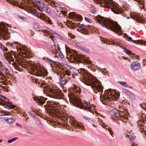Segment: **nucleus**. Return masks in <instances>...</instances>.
<instances>
[{"instance_id": "nucleus-1", "label": "nucleus", "mask_w": 146, "mask_h": 146, "mask_svg": "<svg viewBox=\"0 0 146 146\" xmlns=\"http://www.w3.org/2000/svg\"><path fill=\"white\" fill-rule=\"evenodd\" d=\"M61 68L60 74L59 75L56 74L60 76L62 74L64 76L66 77V76H70L71 74L76 75V72L78 71L79 75L80 76L82 82L88 86H90L94 90H97L101 93L103 92V86L101 85L98 80L84 69L81 68L78 70L74 68L67 69L64 68L62 66H61Z\"/></svg>"}, {"instance_id": "nucleus-2", "label": "nucleus", "mask_w": 146, "mask_h": 146, "mask_svg": "<svg viewBox=\"0 0 146 146\" xmlns=\"http://www.w3.org/2000/svg\"><path fill=\"white\" fill-rule=\"evenodd\" d=\"M10 46L13 48L17 49L18 53L15 51L14 52H12L4 53V55L5 58L8 61L13 62L14 60L13 57V56L16 60H18V62L22 64L24 67L26 66L25 65H27V64H28V63L22 62L21 58L22 57L29 58L31 57V53L29 50L26 46L18 43V42L11 43Z\"/></svg>"}, {"instance_id": "nucleus-3", "label": "nucleus", "mask_w": 146, "mask_h": 146, "mask_svg": "<svg viewBox=\"0 0 146 146\" xmlns=\"http://www.w3.org/2000/svg\"><path fill=\"white\" fill-rule=\"evenodd\" d=\"M72 90V92H69L68 94L70 102L81 109L88 110L90 112L92 113V105L89 102L85 101H84V103H83L81 102V100L78 98V95L74 94L75 93L76 94H78L81 92V89L80 88L74 85Z\"/></svg>"}, {"instance_id": "nucleus-4", "label": "nucleus", "mask_w": 146, "mask_h": 146, "mask_svg": "<svg viewBox=\"0 0 146 146\" xmlns=\"http://www.w3.org/2000/svg\"><path fill=\"white\" fill-rule=\"evenodd\" d=\"M21 59L22 60V62H25L28 64L26 65V66L24 67L22 64H21L18 62V60L17 61L18 63L22 67L24 68H29V69L31 68L32 73L36 76H47L48 74L47 71L43 69L42 66L40 64H36L34 62L31 61L25 60L24 58H21Z\"/></svg>"}, {"instance_id": "nucleus-5", "label": "nucleus", "mask_w": 146, "mask_h": 146, "mask_svg": "<svg viewBox=\"0 0 146 146\" xmlns=\"http://www.w3.org/2000/svg\"><path fill=\"white\" fill-rule=\"evenodd\" d=\"M97 21L102 26L105 28L116 32L119 35H121V27L117 24L103 17H100L97 19Z\"/></svg>"}, {"instance_id": "nucleus-6", "label": "nucleus", "mask_w": 146, "mask_h": 146, "mask_svg": "<svg viewBox=\"0 0 146 146\" xmlns=\"http://www.w3.org/2000/svg\"><path fill=\"white\" fill-rule=\"evenodd\" d=\"M38 84H40V86L41 87L44 88L43 90L44 93H46V92L47 95L50 97L60 99L62 98L64 95L61 91L55 90L52 86H48L46 84L43 82L40 84L38 82Z\"/></svg>"}, {"instance_id": "nucleus-7", "label": "nucleus", "mask_w": 146, "mask_h": 146, "mask_svg": "<svg viewBox=\"0 0 146 146\" xmlns=\"http://www.w3.org/2000/svg\"><path fill=\"white\" fill-rule=\"evenodd\" d=\"M97 3H99L101 6L110 8L111 11L116 14H119L121 13L122 9L119 7L116 6L112 0H94Z\"/></svg>"}, {"instance_id": "nucleus-8", "label": "nucleus", "mask_w": 146, "mask_h": 146, "mask_svg": "<svg viewBox=\"0 0 146 146\" xmlns=\"http://www.w3.org/2000/svg\"><path fill=\"white\" fill-rule=\"evenodd\" d=\"M68 55L72 59H74V60L81 62L84 60L85 63L89 64H92V61L89 58L83 55H79L77 54L76 51L70 50H69V52L67 53Z\"/></svg>"}, {"instance_id": "nucleus-9", "label": "nucleus", "mask_w": 146, "mask_h": 146, "mask_svg": "<svg viewBox=\"0 0 146 146\" xmlns=\"http://www.w3.org/2000/svg\"><path fill=\"white\" fill-rule=\"evenodd\" d=\"M45 109L47 110L48 113L52 115L53 116H55L57 117H59V103L58 102H50V104L46 106L44 105Z\"/></svg>"}, {"instance_id": "nucleus-10", "label": "nucleus", "mask_w": 146, "mask_h": 146, "mask_svg": "<svg viewBox=\"0 0 146 146\" xmlns=\"http://www.w3.org/2000/svg\"><path fill=\"white\" fill-rule=\"evenodd\" d=\"M118 108L119 110L115 112V116L122 121H123L124 120H127L128 119V113L122 111L124 110L125 109L123 106H120Z\"/></svg>"}, {"instance_id": "nucleus-11", "label": "nucleus", "mask_w": 146, "mask_h": 146, "mask_svg": "<svg viewBox=\"0 0 146 146\" xmlns=\"http://www.w3.org/2000/svg\"><path fill=\"white\" fill-rule=\"evenodd\" d=\"M105 92L106 96V98L108 101H117L119 99L120 95L119 93L115 92L111 89L107 90Z\"/></svg>"}, {"instance_id": "nucleus-12", "label": "nucleus", "mask_w": 146, "mask_h": 146, "mask_svg": "<svg viewBox=\"0 0 146 146\" xmlns=\"http://www.w3.org/2000/svg\"><path fill=\"white\" fill-rule=\"evenodd\" d=\"M47 60L52 68L53 72L59 75L60 74L61 66L62 65L60 64L58 62H55L48 58H47Z\"/></svg>"}, {"instance_id": "nucleus-13", "label": "nucleus", "mask_w": 146, "mask_h": 146, "mask_svg": "<svg viewBox=\"0 0 146 146\" xmlns=\"http://www.w3.org/2000/svg\"><path fill=\"white\" fill-rule=\"evenodd\" d=\"M0 36L4 40H7L10 37L7 28L5 25L0 23Z\"/></svg>"}, {"instance_id": "nucleus-14", "label": "nucleus", "mask_w": 146, "mask_h": 146, "mask_svg": "<svg viewBox=\"0 0 146 146\" xmlns=\"http://www.w3.org/2000/svg\"><path fill=\"white\" fill-rule=\"evenodd\" d=\"M43 32L45 36H47L50 35V36L49 37H51V38L53 41L54 44L55 43V40H56L55 38H60L61 37L59 34L55 32H54L49 28L46 30H43Z\"/></svg>"}, {"instance_id": "nucleus-15", "label": "nucleus", "mask_w": 146, "mask_h": 146, "mask_svg": "<svg viewBox=\"0 0 146 146\" xmlns=\"http://www.w3.org/2000/svg\"><path fill=\"white\" fill-rule=\"evenodd\" d=\"M68 119V120H69ZM69 123H70L76 131H78L80 129L82 130L84 129V126L81 123L78 122L75 119L73 118L72 119L69 118Z\"/></svg>"}, {"instance_id": "nucleus-16", "label": "nucleus", "mask_w": 146, "mask_h": 146, "mask_svg": "<svg viewBox=\"0 0 146 146\" xmlns=\"http://www.w3.org/2000/svg\"><path fill=\"white\" fill-rule=\"evenodd\" d=\"M32 14L35 16L37 17L43 21H47L49 24L52 25L53 23L52 22L51 20L48 17L46 16L45 15L39 13L36 10L33 11H32Z\"/></svg>"}, {"instance_id": "nucleus-17", "label": "nucleus", "mask_w": 146, "mask_h": 146, "mask_svg": "<svg viewBox=\"0 0 146 146\" xmlns=\"http://www.w3.org/2000/svg\"><path fill=\"white\" fill-rule=\"evenodd\" d=\"M0 100L1 101L0 104H2L5 108H14L15 107V105L11 104L7 98L1 94H0Z\"/></svg>"}, {"instance_id": "nucleus-18", "label": "nucleus", "mask_w": 146, "mask_h": 146, "mask_svg": "<svg viewBox=\"0 0 146 146\" xmlns=\"http://www.w3.org/2000/svg\"><path fill=\"white\" fill-rule=\"evenodd\" d=\"M52 50L53 51L52 52L53 54L55 55V57L62 58L64 57L62 53L60 51V48L59 47V46L57 43H54V47L53 50Z\"/></svg>"}, {"instance_id": "nucleus-19", "label": "nucleus", "mask_w": 146, "mask_h": 146, "mask_svg": "<svg viewBox=\"0 0 146 146\" xmlns=\"http://www.w3.org/2000/svg\"><path fill=\"white\" fill-rule=\"evenodd\" d=\"M131 69L134 71L139 70L141 67L140 64L137 61L133 62L131 65Z\"/></svg>"}, {"instance_id": "nucleus-20", "label": "nucleus", "mask_w": 146, "mask_h": 146, "mask_svg": "<svg viewBox=\"0 0 146 146\" xmlns=\"http://www.w3.org/2000/svg\"><path fill=\"white\" fill-rule=\"evenodd\" d=\"M125 36L126 39L128 41L131 42L133 43H135L137 42L138 44H141L144 45L146 44V42L143 41L142 40H138L137 41L135 40H132L131 39V37H129L128 35H127L126 34H124Z\"/></svg>"}, {"instance_id": "nucleus-21", "label": "nucleus", "mask_w": 146, "mask_h": 146, "mask_svg": "<svg viewBox=\"0 0 146 146\" xmlns=\"http://www.w3.org/2000/svg\"><path fill=\"white\" fill-rule=\"evenodd\" d=\"M34 100L36 101L38 105L41 106L43 105L45 103V101L47 100V99L44 97H40V98H34Z\"/></svg>"}, {"instance_id": "nucleus-22", "label": "nucleus", "mask_w": 146, "mask_h": 146, "mask_svg": "<svg viewBox=\"0 0 146 146\" xmlns=\"http://www.w3.org/2000/svg\"><path fill=\"white\" fill-rule=\"evenodd\" d=\"M69 16L72 18L75 19L78 21H80L82 19L81 15L76 14L74 12H71L69 13Z\"/></svg>"}, {"instance_id": "nucleus-23", "label": "nucleus", "mask_w": 146, "mask_h": 146, "mask_svg": "<svg viewBox=\"0 0 146 146\" xmlns=\"http://www.w3.org/2000/svg\"><path fill=\"white\" fill-rule=\"evenodd\" d=\"M98 122L101 123V125L104 128H105L106 129H108V130L109 131L110 135L112 136L113 135V132L111 131V128L110 127H108V126L106 125L105 123H103L102 119H99L98 120Z\"/></svg>"}, {"instance_id": "nucleus-24", "label": "nucleus", "mask_w": 146, "mask_h": 146, "mask_svg": "<svg viewBox=\"0 0 146 146\" xmlns=\"http://www.w3.org/2000/svg\"><path fill=\"white\" fill-rule=\"evenodd\" d=\"M131 15V17L133 19L136 20L139 22H141L142 21V19L140 15L136 13H133Z\"/></svg>"}, {"instance_id": "nucleus-25", "label": "nucleus", "mask_w": 146, "mask_h": 146, "mask_svg": "<svg viewBox=\"0 0 146 146\" xmlns=\"http://www.w3.org/2000/svg\"><path fill=\"white\" fill-rule=\"evenodd\" d=\"M100 40L102 42H104V43L106 44H112L114 45L115 44L116 45H118V44L117 43H115V42H111L109 40H108V39L101 37H100Z\"/></svg>"}, {"instance_id": "nucleus-26", "label": "nucleus", "mask_w": 146, "mask_h": 146, "mask_svg": "<svg viewBox=\"0 0 146 146\" xmlns=\"http://www.w3.org/2000/svg\"><path fill=\"white\" fill-rule=\"evenodd\" d=\"M139 123H140L142 127H143L142 128H143L144 134L146 136V119H142L140 121Z\"/></svg>"}, {"instance_id": "nucleus-27", "label": "nucleus", "mask_w": 146, "mask_h": 146, "mask_svg": "<svg viewBox=\"0 0 146 146\" xmlns=\"http://www.w3.org/2000/svg\"><path fill=\"white\" fill-rule=\"evenodd\" d=\"M55 9L57 12H62L64 14H67V12L65 11L66 10L65 8H62V7L59 6H56L55 7Z\"/></svg>"}, {"instance_id": "nucleus-28", "label": "nucleus", "mask_w": 146, "mask_h": 146, "mask_svg": "<svg viewBox=\"0 0 146 146\" xmlns=\"http://www.w3.org/2000/svg\"><path fill=\"white\" fill-rule=\"evenodd\" d=\"M35 1L37 4L42 9V10H43L44 8L46 6V5L41 0H35Z\"/></svg>"}, {"instance_id": "nucleus-29", "label": "nucleus", "mask_w": 146, "mask_h": 146, "mask_svg": "<svg viewBox=\"0 0 146 146\" xmlns=\"http://www.w3.org/2000/svg\"><path fill=\"white\" fill-rule=\"evenodd\" d=\"M66 80L65 78H63L62 77H61L60 79L59 83L60 84H61V86L63 88H64L63 85L66 84Z\"/></svg>"}, {"instance_id": "nucleus-30", "label": "nucleus", "mask_w": 146, "mask_h": 146, "mask_svg": "<svg viewBox=\"0 0 146 146\" xmlns=\"http://www.w3.org/2000/svg\"><path fill=\"white\" fill-rule=\"evenodd\" d=\"M86 27V25L81 24L77 27V29L78 31H84L85 30V28Z\"/></svg>"}, {"instance_id": "nucleus-31", "label": "nucleus", "mask_w": 146, "mask_h": 146, "mask_svg": "<svg viewBox=\"0 0 146 146\" xmlns=\"http://www.w3.org/2000/svg\"><path fill=\"white\" fill-rule=\"evenodd\" d=\"M42 11H44L46 13H48L49 14H50L51 13V11L50 9L47 6H46L44 8V9L42 10Z\"/></svg>"}, {"instance_id": "nucleus-32", "label": "nucleus", "mask_w": 146, "mask_h": 146, "mask_svg": "<svg viewBox=\"0 0 146 146\" xmlns=\"http://www.w3.org/2000/svg\"><path fill=\"white\" fill-rule=\"evenodd\" d=\"M125 137H128L130 140H132L135 139V136L133 134L129 135L127 134L125 135Z\"/></svg>"}, {"instance_id": "nucleus-33", "label": "nucleus", "mask_w": 146, "mask_h": 146, "mask_svg": "<svg viewBox=\"0 0 146 146\" xmlns=\"http://www.w3.org/2000/svg\"><path fill=\"white\" fill-rule=\"evenodd\" d=\"M42 44L47 49H50V45L47 42L43 41L42 42Z\"/></svg>"}, {"instance_id": "nucleus-34", "label": "nucleus", "mask_w": 146, "mask_h": 146, "mask_svg": "<svg viewBox=\"0 0 146 146\" xmlns=\"http://www.w3.org/2000/svg\"><path fill=\"white\" fill-rule=\"evenodd\" d=\"M33 26L34 29L37 31H40V28L39 25L37 23H34Z\"/></svg>"}, {"instance_id": "nucleus-35", "label": "nucleus", "mask_w": 146, "mask_h": 146, "mask_svg": "<svg viewBox=\"0 0 146 146\" xmlns=\"http://www.w3.org/2000/svg\"><path fill=\"white\" fill-rule=\"evenodd\" d=\"M131 51L128 54L131 57L133 58V59H137V58H139V56L138 55H133V54L131 53Z\"/></svg>"}, {"instance_id": "nucleus-36", "label": "nucleus", "mask_w": 146, "mask_h": 146, "mask_svg": "<svg viewBox=\"0 0 146 146\" xmlns=\"http://www.w3.org/2000/svg\"><path fill=\"white\" fill-rule=\"evenodd\" d=\"M16 120L13 118H8L7 119L6 121L7 122V123L10 124V123H13Z\"/></svg>"}, {"instance_id": "nucleus-37", "label": "nucleus", "mask_w": 146, "mask_h": 146, "mask_svg": "<svg viewBox=\"0 0 146 146\" xmlns=\"http://www.w3.org/2000/svg\"><path fill=\"white\" fill-rule=\"evenodd\" d=\"M124 50V51L127 54H129V53L131 51L127 49L126 48L123 47V46H120Z\"/></svg>"}, {"instance_id": "nucleus-38", "label": "nucleus", "mask_w": 146, "mask_h": 146, "mask_svg": "<svg viewBox=\"0 0 146 146\" xmlns=\"http://www.w3.org/2000/svg\"><path fill=\"white\" fill-rule=\"evenodd\" d=\"M118 83L119 84H121L122 86H124L126 88H128L129 87V85L124 82L118 81Z\"/></svg>"}, {"instance_id": "nucleus-39", "label": "nucleus", "mask_w": 146, "mask_h": 146, "mask_svg": "<svg viewBox=\"0 0 146 146\" xmlns=\"http://www.w3.org/2000/svg\"><path fill=\"white\" fill-rule=\"evenodd\" d=\"M135 1H136L137 2L139 3V6L140 7L144 9V6L141 2V0H134Z\"/></svg>"}, {"instance_id": "nucleus-40", "label": "nucleus", "mask_w": 146, "mask_h": 146, "mask_svg": "<svg viewBox=\"0 0 146 146\" xmlns=\"http://www.w3.org/2000/svg\"><path fill=\"white\" fill-rule=\"evenodd\" d=\"M81 49L84 51L86 52H90L89 50L84 46H81Z\"/></svg>"}, {"instance_id": "nucleus-41", "label": "nucleus", "mask_w": 146, "mask_h": 146, "mask_svg": "<svg viewBox=\"0 0 146 146\" xmlns=\"http://www.w3.org/2000/svg\"><path fill=\"white\" fill-rule=\"evenodd\" d=\"M9 115H10L8 113H6L5 114H3L2 115H1V118L2 119H3L4 120H6V121L8 118L6 117H5V116H6Z\"/></svg>"}, {"instance_id": "nucleus-42", "label": "nucleus", "mask_w": 146, "mask_h": 146, "mask_svg": "<svg viewBox=\"0 0 146 146\" xmlns=\"http://www.w3.org/2000/svg\"><path fill=\"white\" fill-rule=\"evenodd\" d=\"M18 139L17 137H14L11 139H9L8 141V142L10 143L12 142H13L17 140Z\"/></svg>"}, {"instance_id": "nucleus-43", "label": "nucleus", "mask_w": 146, "mask_h": 146, "mask_svg": "<svg viewBox=\"0 0 146 146\" xmlns=\"http://www.w3.org/2000/svg\"><path fill=\"white\" fill-rule=\"evenodd\" d=\"M1 50H3V51H7L8 50V49L5 47L4 46L3 44L1 45Z\"/></svg>"}, {"instance_id": "nucleus-44", "label": "nucleus", "mask_w": 146, "mask_h": 146, "mask_svg": "<svg viewBox=\"0 0 146 146\" xmlns=\"http://www.w3.org/2000/svg\"><path fill=\"white\" fill-rule=\"evenodd\" d=\"M0 68L2 71H5L6 70V68L2 64L1 62L0 61Z\"/></svg>"}, {"instance_id": "nucleus-45", "label": "nucleus", "mask_w": 146, "mask_h": 146, "mask_svg": "<svg viewBox=\"0 0 146 146\" xmlns=\"http://www.w3.org/2000/svg\"><path fill=\"white\" fill-rule=\"evenodd\" d=\"M68 35L69 37L74 38H75V36L72 34L70 32H68Z\"/></svg>"}, {"instance_id": "nucleus-46", "label": "nucleus", "mask_w": 146, "mask_h": 146, "mask_svg": "<svg viewBox=\"0 0 146 146\" xmlns=\"http://www.w3.org/2000/svg\"><path fill=\"white\" fill-rule=\"evenodd\" d=\"M85 19L86 21L88 22L89 23H91L92 22L91 20L90 19L87 17H85Z\"/></svg>"}, {"instance_id": "nucleus-47", "label": "nucleus", "mask_w": 146, "mask_h": 146, "mask_svg": "<svg viewBox=\"0 0 146 146\" xmlns=\"http://www.w3.org/2000/svg\"><path fill=\"white\" fill-rule=\"evenodd\" d=\"M122 91L125 93H128V92H129V91L127 90H126L124 88L122 89Z\"/></svg>"}, {"instance_id": "nucleus-48", "label": "nucleus", "mask_w": 146, "mask_h": 146, "mask_svg": "<svg viewBox=\"0 0 146 146\" xmlns=\"http://www.w3.org/2000/svg\"><path fill=\"white\" fill-rule=\"evenodd\" d=\"M131 146H138V145L137 144L132 142Z\"/></svg>"}, {"instance_id": "nucleus-49", "label": "nucleus", "mask_w": 146, "mask_h": 146, "mask_svg": "<svg viewBox=\"0 0 146 146\" xmlns=\"http://www.w3.org/2000/svg\"><path fill=\"white\" fill-rule=\"evenodd\" d=\"M142 108L144 109L146 111V104H144L143 105Z\"/></svg>"}, {"instance_id": "nucleus-50", "label": "nucleus", "mask_w": 146, "mask_h": 146, "mask_svg": "<svg viewBox=\"0 0 146 146\" xmlns=\"http://www.w3.org/2000/svg\"><path fill=\"white\" fill-rule=\"evenodd\" d=\"M18 16L21 19H25V17L23 16H20L19 15H18Z\"/></svg>"}, {"instance_id": "nucleus-51", "label": "nucleus", "mask_w": 146, "mask_h": 146, "mask_svg": "<svg viewBox=\"0 0 146 146\" xmlns=\"http://www.w3.org/2000/svg\"><path fill=\"white\" fill-rule=\"evenodd\" d=\"M63 91L64 92L66 93V89H63Z\"/></svg>"}, {"instance_id": "nucleus-52", "label": "nucleus", "mask_w": 146, "mask_h": 146, "mask_svg": "<svg viewBox=\"0 0 146 146\" xmlns=\"http://www.w3.org/2000/svg\"><path fill=\"white\" fill-rule=\"evenodd\" d=\"M127 19H129L130 18V17H129V16H127Z\"/></svg>"}, {"instance_id": "nucleus-53", "label": "nucleus", "mask_w": 146, "mask_h": 146, "mask_svg": "<svg viewBox=\"0 0 146 146\" xmlns=\"http://www.w3.org/2000/svg\"><path fill=\"white\" fill-rule=\"evenodd\" d=\"M70 22V25H72L73 24V23H72V22Z\"/></svg>"}, {"instance_id": "nucleus-54", "label": "nucleus", "mask_w": 146, "mask_h": 146, "mask_svg": "<svg viewBox=\"0 0 146 146\" xmlns=\"http://www.w3.org/2000/svg\"><path fill=\"white\" fill-rule=\"evenodd\" d=\"M16 125H17V126H20V125L19 126V125H18V123H16Z\"/></svg>"}, {"instance_id": "nucleus-55", "label": "nucleus", "mask_w": 146, "mask_h": 146, "mask_svg": "<svg viewBox=\"0 0 146 146\" xmlns=\"http://www.w3.org/2000/svg\"><path fill=\"white\" fill-rule=\"evenodd\" d=\"M52 6H55V5L54 4H52Z\"/></svg>"}, {"instance_id": "nucleus-56", "label": "nucleus", "mask_w": 146, "mask_h": 146, "mask_svg": "<svg viewBox=\"0 0 146 146\" xmlns=\"http://www.w3.org/2000/svg\"><path fill=\"white\" fill-rule=\"evenodd\" d=\"M1 142H2V140H0V143H1Z\"/></svg>"}, {"instance_id": "nucleus-57", "label": "nucleus", "mask_w": 146, "mask_h": 146, "mask_svg": "<svg viewBox=\"0 0 146 146\" xmlns=\"http://www.w3.org/2000/svg\"><path fill=\"white\" fill-rule=\"evenodd\" d=\"M97 114H99V113H97Z\"/></svg>"}, {"instance_id": "nucleus-58", "label": "nucleus", "mask_w": 146, "mask_h": 146, "mask_svg": "<svg viewBox=\"0 0 146 146\" xmlns=\"http://www.w3.org/2000/svg\"><path fill=\"white\" fill-rule=\"evenodd\" d=\"M47 1H48V0H46Z\"/></svg>"}]
</instances>
